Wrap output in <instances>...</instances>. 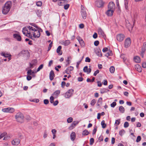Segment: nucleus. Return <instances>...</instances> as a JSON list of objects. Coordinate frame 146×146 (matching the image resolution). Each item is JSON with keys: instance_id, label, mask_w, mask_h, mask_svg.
Wrapping results in <instances>:
<instances>
[{"instance_id": "nucleus-1", "label": "nucleus", "mask_w": 146, "mask_h": 146, "mask_svg": "<svg viewBox=\"0 0 146 146\" xmlns=\"http://www.w3.org/2000/svg\"><path fill=\"white\" fill-rule=\"evenodd\" d=\"M33 27L29 26L24 28L22 30L23 34L25 36L33 39V37L38 38L40 36V31L42 30L39 29L38 27L35 24Z\"/></svg>"}, {"instance_id": "nucleus-2", "label": "nucleus", "mask_w": 146, "mask_h": 146, "mask_svg": "<svg viewBox=\"0 0 146 146\" xmlns=\"http://www.w3.org/2000/svg\"><path fill=\"white\" fill-rule=\"evenodd\" d=\"M11 3L8 1L5 3L2 9V13L4 14H7L10 10L11 7Z\"/></svg>"}, {"instance_id": "nucleus-3", "label": "nucleus", "mask_w": 146, "mask_h": 146, "mask_svg": "<svg viewBox=\"0 0 146 146\" xmlns=\"http://www.w3.org/2000/svg\"><path fill=\"white\" fill-rule=\"evenodd\" d=\"M16 121L20 123H23L24 122V117L23 114L21 112L17 113L15 115Z\"/></svg>"}, {"instance_id": "nucleus-4", "label": "nucleus", "mask_w": 146, "mask_h": 146, "mask_svg": "<svg viewBox=\"0 0 146 146\" xmlns=\"http://www.w3.org/2000/svg\"><path fill=\"white\" fill-rule=\"evenodd\" d=\"M136 16H135V17L133 18V19L132 20V22L133 23V25L132 26L131 24L127 20L126 21V26L129 29H132L133 26L135 24V19Z\"/></svg>"}, {"instance_id": "nucleus-5", "label": "nucleus", "mask_w": 146, "mask_h": 146, "mask_svg": "<svg viewBox=\"0 0 146 146\" xmlns=\"http://www.w3.org/2000/svg\"><path fill=\"white\" fill-rule=\"evenodd\" d=\"M81 14L82 18L85 19L86 17V13L85 8L82 5L81 6Z\"/></svg>"}, {"instance_id": "nucleus-6", "label": "nucleus", "mask_w": 146, "mask_h": 146, "mask_svg": "<svg viewBox=\"0 0 146 146\" xmlns=\"http://www.w3.org/2000/svg\"><path fill=\"white\" fill-rule=\"evenodd\" d=\"M95 3L96 7L101 8L104 7V2L102 0H98L96 1Z\"/></svg>"}, {"instance_id": "nucleus-7", "label": "nucleus", "mask_w": 146, "mask_h": 146, "mask_svg": "<svg viewBox=\"0 0 146 146\" xmlns=\"http://www.w3.org/2000/svg\"><path fill=\"white\" fill-rule=\"evenodd\" d=\"M2 111L4 112L9 113H12L15 111L14 109L12 108H3L2 110Z\"/></svg>"}, {"instance_id": "nucleus-8", "label": "nucleus", "mask_w": 146, "mask_h": 146, "mask_svg": "<svg viewBox=\"0 0 146 146\" xmlns=\"http://www.w3.org/2000/svg\"><path fill=\"white\" fill-rule=\"evenodd\" d=\"M74 90L72 89H70L66 93L65 97L66 98H69L72 96L73 94Z\"/></svg>"}, {"instance_id": "nucleus-9", "label": "nucleus", "mask_w": 146, "mask_h": 146, "mask_svg": "<svg viewBox=\"0 0 146 146\" xmlns=\"http://www.w3.org/2000/svg\"><path fill=\"white\" fill-rule=\"evenodd\" d=\"M125 37V35L122 34H118L116 36V39L119 42L122 41Z\"/></svg>"}, {"instance_id": "nucleus-10", "label": "nucleus", "mask_w": 146, "mask_h": 146, "mask_svg": "<svg viewBox=\"0 0 146 146\" xmlns=\"http://www.w3.org/2000/svg\"><path fill=\"white\" fill-rule=\"evenodd\" d=\"M108 9L114 10L115 9V6L114 3L112 2H110L108 5Z\"/></svg>"}, {"instance_id": "nucleus-11", "label": "nucleus", "mask_w": 146, "mask_h": 146, "mask_svg": "<svg viewBox=\"0 0 146 146\" xmlns=\"http://www.w3.org/2000/svg\"><path fill=\"white\" fill-rule=\"evenodd\" d=\"M98 34L100 36V37L104 38L106 37L105 35L101 28H99L98 30Z\"/></svg>"}, {"instance_id": "nucleus-12", "label": "nucleus", "mask_w": 146, "mask_h": 146, "mask_svg": "<svg viewBox=\"0 0 146 146\" xmlns=\"http://www.w3.org/2000/svg\"><path fill=\"white\" fill-rule=\"evenodd\" d=\"M20 142V139L18 138L14 139L12 141V144L13 145H19Z\"/></svg>"}, {"instance_id": "nucleus-13", "label": "nucleus", "mask_w": 146, "mask_h": 146, "mask_svg": "<svg viewBox=\"0 0 146 146\" xmlns=\"http://www.w3.org/2000/svg\"><path fill=\"white\" fill-rule=\"evenodd\" d=\"M131 43V39L129 38H127L125 40V46L126 48L128 47Z\"/></svg>"}, {"instance_id": "nucleus-14", "label": "nucleus", "mask_w": 146, "mask_h": 146, "mask_svg": "<svg viewBox=\"0 0 146 146\" xmlns=\"http://www.w3.org/2000/svg\"><path fill=\"white\" fill-rule=\"evenodd\" d=\"M73 69L74 67L70 66L68 67L65 70V72L66 74H70L71 73V71L73 70Z\"/></svg>"}, {"instance_id": "nucleus-15", "label": "nucleus", "mask_w": 146, "mask_h": 146, "mask_svg": "<svg viewBox=\"0 0 146 146\" xmlns=\"http://www.w3.org/2000/svg\"><path fill=\"white\" fill-rule=\"evenodd\" d=\"M13 37L14 38L16 39L18 41H21V36L18 34H14L13 35Z\"/></svg>"}, {"instance_id": "nucleus-16", "label": "nucleus", "mask_w": 146, "mask_h": 146, "mask_svg": "<svg viewBox=\"0 0 146 146\" xmlns=\"http://www.w3.org/2000/svg\"><path fill=\"white\" fill-rule=\"evenodd\" d=\"M114 10L108 9L106 12V14L108 16H111L112 15Z\"/></svg>"}, {"instance_id": "nucleus-17", "label": "nucleus", "mask_w": 146, "mask_h": 146, "mask_svg": "<svg viewBox=\"0 0 146 146\" xmlns=\"http://www.w3.org/2000/svg\"><path fill=\"white\" fill-rule=\"evenodd\" d=\"M83 71L84 72H86L88 74H89L91 72V69L90 68H88V66H86L84 68Z\"/></svg>"}, {"instance_id": "nucleus-18", "label": "nucleus", "mask_w": 146, "mask_h": 146, "mask_svg": "<svg viewBox=\"0 0 146 146\" xmlns=\"http://www.w3.org/2000/svg\"><path fill=\"white\" fill-rule=\"evenodd\" d=\"M134 67L135 70L139 72H141V66L138 64L135 65Z\"/></svg>"}, {"instance_id": "nucleus-19", "label": "nucleus", "mask_w": 146, "mask_h": 146, "mask_svg": "<svg viewBox=\"0 0 146 146\" xmlns=\"http://www.w3.org/2000/svg\"><path fill=\"white\" fill-rule=\"evenodd\" d=\"M128 0H124V5L125 8L127 11H129Z\"/></svg>"}, {"instance_id": "nucleus-20", "label": "nucleus", "mask_w": 146, "mask_h": 146, "mask_svg": "<svg viewBox=\"0 0 146 146\" xmlns=\"http://www.w3.org/2000/svg\"><path fill=\"white\" fill-rule=\"evenodd\" d=\"M70 43V41L69 40H63L61 41V44L64 46H66L68 45Z\"/></svg>"}, {"instance_id": "nucleus-21", "label": "nucleus", "mask_w": 146, "mask_h": 146, "mask_svg": "<svg viewBox=\"0 0 146 146\" xmlns=\"http://www.w3.org/2000/svg\"><path fill=\"white\" fill-rule=\"evenodd\" d=\"M70 138L72 141H74L76 138V134L74 132H72L70 134Z\"/></svg>"}, {"instance_id": "nucleus-22", "label": "nucleus", "mask_w": 146, "mask_h": 146, "mask_svg": "<svg viewBox=\"0 0 146 146\" xmlns=\"http://www.w3.org/2000/svg\"><path fill=\"white\" fill-rule=\"evenodd\" d=\"M95 52L98 56L99 57L102 56V54L101 53V51L100 49H98L95 51Z\"/></svg>"}, {"instance_id": "nucleus-23", "label": "nucleus", "mask_w": 146, "mask_h": 146, "mask_svg": "<svg viewBox=\"0 0 146 146\" xmlns=\"http://www.w3.org/2000/svg\"><path fill=\"white\" fill-rule=\"evenodd\" d=\"M61 48L62 46H59L57 49L56 52L59 55H61L62 54V52L61 51Z\"/></svg>"}, {"instance_id": "nucleus-24", "label": "nucleus", "mask_w": 146, "mask_h": 146, "mask_svg": "<svg viewBox=\"0 0 146 146\" xmlns=\"http://www.w3.org/2000/svg\"><path fill=\"white\" fill-rule=\"evenodd\" d=\"M54 71L52 70L50 71V79L51 80H52L54 78Z\"/></svg>"}, {"instance_id": "nucleus-25", "label": "nucleus", "mask_w": 146, "mask_h": 146, "mask_svg": "<svg viewBox=\"0 0 146 146\" xmlns=\"http://www.w3.org/2000/svg\"><path fill=\"white\" fill-rule=\"evenodd\" d=\"M60 93V90H57L54 92L52 95L56 98L58 96Z\"/></svg>"}, {"instance_id": "nucleus-26", "label": "nucleus", "mask_w": 146, "mask_h": 146, "mask_svg": "<svg viewBox=\"0 0 146 146\" xmlns=\"http://www.w3.org/2000/svg\"><path fill=\"white\" fill-rule=\"evenodd\" d=\"M134 59V61L137 63H139L141 61L140 58L137 56L135 57Z\"/></svg>"}, {"instance_id": "nucleus-27", "label": "nucleus", "mask_w": 146, "mask_h": 146, "mask_svg": "<svg viewBox=\"0 0 146 146\" xmlns=\"http://www.w3.org/2000/svg\"><path fill=\"white\" fill-rule=\"evenodd\" d=\"M1 55L5 57H8L9 56H11V55L9 53H8L7 52H3L1 53Z\"/></svg>"}, {"instance_id": "nucleus-28", "label": "nucleus", "mask_w": 146, "mask_h": 146, "mask_svg": "<svg viewBox=\"0 0 146 146\" xmlns=\"http://www.w3.org/2000/svg\"><path fill=\"white\" fill-rule=\"evenodd\" d=\"M109 91L108 89L106 88L101 89L100 90V93L102 94L106 93Z\"/></svg>"}, {"instance_id": "nucleus-29", "label": "nucleus", "mask_w": 146, "mask_h": 146, "mask_svg": "<svg viewBox=\"0 0 146 146\" xmlns=\"http://www.w3.org/2000/svg\"><path fill=\"white\" fill-rule=\"evenodd\" d=\"M142 49V52L144 53L146 50V42H145L143 43Z\"/></svg>"}, {"instance_id": "nucleus-30", "label": "nucleus", "mask_w": 146, "mask_h": 146, "mask_svg": "<svg viewBox=\"0 0 146 146\" xmlns=\"http://www.w3.org/2000/svg\"><path fill=\"white\" fill-rule=\"evenodd\" d=\"M64 0H59L58 2V5H62L64 4Z\"/></svg>"}, {"instance_id": "nucleus-31", "label": "nucleus", "mask_w": 146, "mask_h": 146, "mask_svg": "<svg viewBox=\"0 0 146 146\" xmlns=\"http://www.w3.org/2000/svg\"><path fill=\"white\" fill-rule=\"evenodd\" d=\"M119 111L121 113H123L124 112L125 109L122 106H120L119 107Z\"/></svg>"}, {"instance_id": "nucleus-32", "label": "nucleus", "mask_w": 146, "mask_h": 146, "mask_svg": "<svg viewBox=\"0 0 146 146\" xmlns=\"http://www.w3.org/2000/svg\"><path fill=\"white\" fill-rule=\"evenodd\" d=\"M110 71L111 73H113L115 71V68L113 66H111L110 68Z\"/></svg>"}, {"instance_id": "nucleus-33", "label": "nucleus", "mask_w": 146, "mask_h": 146, "mask_svg": "<svg viewBox=\"0 0 146 146\" xmlns=\"http://www.w3.org/2000/svg\"><path fill=\"white\" fill-rule=\"evenodd\" d=\"M89 133V132L87 130H85L83 131L82 132V134L84 135H88Z\"/></svg>"}, {"instance_id": "nucleus-34", "label": "nucleus", "mask_w": 146, "mask_h": 146, "mask_svg": "<svg viewBox=\"0 0 146 146\" xmlns=\"http://www.w3.org/2000/svg\"><path fill=\"white\" fill-rule=\"evenodd\" d=\"M101 125H102V127L103 128H105L106 127V125L105 123V121L104 120H103L101 122Z\"/></svg>"}, {"instance_id": "nucleus-35", "label": "nucleus", "mask_w": 146, "mask_h": 146, "mask_svg": "<svg viewBox=\"0 0 146 146\" xmlns=\"http://www.w3.org/2000/svg\"><path fill=\"white\" fill-rule=\"evenodd\" d=\"M36 5L38 7H41L42 5V3L41 1H38L36 2Z\"/></svg>"}, {"instance_id": "nucleus-36", "label": "nucleus", "mask_w": 146, "mask_h": 146, "mask_svg": "<svg viewBox=\"0 0 146 146\" xmlns=\"http://www.w3.org/2000/svg\"><path fill=\"white\" fill-rule=\"evenodd\" d=\"M120 119L116 120H115V125L116 126L118 125L120 123Z\"/></svg>"}, {"instance_id": "nucleus-37", "label": "nucleus", "mask_w": 146, "mask_h": 146, "mask_svg": "<svg viewBox=\"0 0 146 146\" xmlns=\"http://www.w3.org/2000/svg\"><path fill=\"white\" fill-rule=\"evenodd\" d=\"M7 134V133L6 132H4L1 134L0 135V139L4 137Z\"/></svg>"}, {"instance_id": "nucleus-38", "label": "nucleus", "mask_w": 146, "mask_h": 146, "mask_svg": "<svg viewBox=\"0 0 146 146\" xmlns=\"http://www.w3.org/2000/svg\"><path fill=\"white\" fill-rule=\"evenodd\" d=\"M125 132L124 130L122 129L119 131V134L121 136H122Z\"/></svg>"}, {"instance_id": "nucleus-39", "label": "nucleus", "mask_w": 146, "mask_h": 146, "mask_svg": "<svg viewBox=\"0 0 146 146\" xmlns=\"http://www.w3.org/2000/svg\"><path fill=\"white\" fill-rule=\"evenodd\" d=\"M73 121V118L72 117H70L67 119V122L68 123L71 122Z\"/></svg>"}, {"instance_id": "nucleus-40", "label": "nucleus", "mask_w": 146, "mask_h": 146, "mask_svg": "<svg viewBox=\"0 0 146 146\" xmlns=\"http://www.w3.org/2000/svg\"><path fill=\"white\" fill-rule=\"evenodd\" d=\"M43 65L42 64L40 65L38 68L37 72L39 71L43 67Z\"/></svg>"}, {"instance_id": "nucleus-41", "label": "nucleus", "mask_w": 146, "mask_h": 146, "mask_svg": "<svg viewBox=\"0 0 146 146\" xmlns=\"http://www.w3.org/2000/svg\"><path fill=\"white\" fill-rule=\"evenodd\" d=\"M96 103V101L95 99L92 100L90 104L92 106H94Z\"/></svg>"}, {"instance_id": "nucleus-42", "label": "nucleus", "mask_w": 146, "mask_h": 146, "mask_svg": "<svg viewBox=\"0 0 146 146\" xmlns=\"http://www.w3.org/2000/svg\"><path fill=\"white\" fill-rule=\"evenodd\" d=\"M54 97L53 96H51L50 98V102L51 103H53L54 102Z\"/></svg>"}, {"instance_id": "nucleus-43", "label": "nucleus", "mask_w": 146, "mask_h": 146, "mask_svg": "<svg viewBox=\"0 0 146 146\" xmlns=\"http://www.w3.org/2000/svg\"><path fill=\"white\" fill-rule=\"evenodd\" d=\"M129 125V123L127 122L126 121L125 122L124 125V127L125 128H127V127Z\"/></svg>"}, {"instance_id": "nucleus-44", "label": "nucleus", "mask_w": 146, "mask_h": 146, "mask_svg": "<svg viewBox=\"0 0 146 146\" xmlns=\"http://www.w3.org/2000/svg\"><path fill=\"white\" fill-rule=\"evenodd\" d=\"M103 136L101 135V136L99 137L98 138V140L100 142L101 141H103Z\"/></svg>"}, {"instance_id": "nucleus-45", "label": "nucleus", "mask_w": 146, "mask_h": 146, "mask_svg": "<svg viewBox=\"0 0 146 146\" xmlns=\"http://www.w3.org/2000/svg\"><path fill=\"white\" fill-rule=\"evenodd\" d=\"M80 44L82 46H84V43L83 40L79 42Z\"/></svg>"}, {"instance_id": "nucleus-46", "label": "nucleus", "mask_w": 146, "mask_h": 146, "mask_svg": "<svg viewBox=\"0 0 146 146\" xmlns=\"http://www.w3.org/2000/svg\"><path fill=\"white\" fill-rule=\"evenodd\" d=\"M94 142V139L93 138H91L90 140V144L92 145L93 144Z\"/></svg>"}, {"instance_id": "nucleus-47", "label": "nucleus", "mask_w": 146, "mask_h": 146, "mask_svg": "<svg viewBox=\"0 0 146 146\" xmlns=\"http://www.w3.org/2000/svg\"><path fill=\"white\" fill-rule=\"evenodd\" d=\"M141 139V137L140 136H137L136 141L137 142H138L140 141Z\"/></svg>"}, {"instance_id": "nucleus-48", "label": "nucleus", "mask_w": 146, "mask_h": 146, "mask_svg": "<svg viewBox=\"0 0 146 146\" xmlns=\"http://www.w3.org/2000/svg\"><path fill=\"white\" fill-rule=\"evenodd\" d=\"M116 105V103L115 102H113L111 104V106L112 108L114 107Z\"/></svg>"}, {"instance_id": "nucleus-49", "label": "nucleus", "mask_w": 146, "mask_h": 146, "mask_svg": "<svg viewBox=\"0 0 146 146\" xmlns=\"http://www.w3.org/2000/svg\"><path fill=\"white\" fill-rule=\"evenodd\" d=\"M102 98H100L97 102V103H100V104H102Z\"/></svg>"}, {"instance_id": "nucleus-50", "label": "nucleus", "mask_w": 146, "mask_h": 146, "mask_svg": "<svg viewBox=\"0 0 146 146\" xmlns=\"http://www.w3.org/2000/svg\"><path fill=\"white\" fill-rule=\"evenodd\" d=\"M79 123V121H74L72 122V124H73V125H74V126H75L77 124H78V123Z\"/></svg>"}, {"instance_id": "nucleus-51", "label": "nucleus", "mask_w": 146, "mask_h": 146, "mask_svg": "<svg viewBox=\"0 0 146 146\" xmlns=\"http://www.w3.org/2000/svg\"><path fill=\"white\" fill-rule=\"evenodd\" d=\"M111 51H109L108 53L106 54V56L108 57L109 56L111 55Z\"/></svg>"}, {"instance_id": "nucleus-52", "label": "nucleus", "mask_w": 146, "mask_h": 146, "mask_svg": "<svg viewBox=\"0 0 146 146\" xmlns=\"http://www.w3.org/2000/svg\"><path fill=\"white\" fill-rule=\"evenodd\" d=\"M90 59L88 57H87L85 59V62H90Z\"/></svg>"}, {"instance_id": "nucleus-53", "label": "nucleus", "mask_w": 146, "mask_h": 146, "mask_svg": "<svg viewBox=\"0 0 146 146\" xmlns=\"http://www.w3.org/2000/svg\"><path fill=\"white\" fill-rule=\"evenodd\" d=\"M75 127V126L73 125L72 123L71 125L68 128V129L70 130H72Z\"/></svg>"}, {"instance_id": "nucleus-54", "label": "nucleus", "mask_w": 146, "mask_h": 146, "mask_svg": "<svg viewBox=\"0 0 146 146\" xmlns=\"http://www.w3.org/2000/svg\"><path fill=\"white\" fill-rule=\"evenodd\" d=\"M99 43V42L98 40H96L94 42V44L95 46H97L98 45Z\"/></svg>"}, {"instance_id": "nucleus-55", "label": "nucleus", "mask_w": 146, "mask_h": 146, "mask_svg": "<svg viewBox=\"0 0 146 146\" xmlns=\"http://www.w3.org/2000/svg\"><path fill=\"white\" fill-rule=\"evenodd\" d=\"M36 14L38 17H40L41 14V11H37L36 12Z\"/></svg>"}, {"instance_id": "nucleus-56", "label": "nucleus", "mask_w": 146, "mask_h": 146, "mask_svg": "<svg viewBox=\"0 0 146 146\" xmlns=\"http://www.w3.org/2000/svg\"><path fill=\"white\" fill-rule=\"evenodd\" d=\"M27 75H32V70H29L27 72Z\"/></svg>"}, {"instance_id": "nucleus-57", "label": "nucleus", "mask_w": 146, "mask_h": 146, "mask_svg": "<svg viewBox=\"0 0 146 146\" xmlns=\"http://www.w3.org/2000/svg\"><path fill=\"white\" fill-rule=\"evenodd\" d=\"M98 37V35L97 33H95L93 35V37L94 38H96Z\"/></svg>"}, {"instance_id": "nucleus-58", "label": "nucleus", "mask_w": 146, "mask_h": 146, "mask_svg": "<svg viewBox=\"0 0 146 146\" xmlns=\"http://www.w3.org/2000/svg\"><path fill=\"white\" fill-rule=\"evenodd\" d=\"M31 79L32 77L31 76H30V75H27V79L29 81L31 80Z\"/></svg>"}, {"instance_id": "nucleus-59", "label": "nucleus", "mask_w": 146, "mask_h": 146, "mask_svg": "<svg viewBox=\"0 0 146 146\" xmlns=\"http://www.w3.org/2000/svg\"><path fill=\"white\" fill-rule=\"evenodd\" d=\"M69 7V4H66V5H65L64 6V8L66 10L68 9Z\"/></svg>"}, {"instance_id": "nucleus-60", "label": "nucleus", "mask_w": 146, "mask_h": 146, "mask_svg": "<svg viewBox=\"0 0 146 146\" xmlns=\"http://www.w3.org/2000/svg\"><path fill=\"white\" fill-rule=\"evenodd\" d=\"M44 104H47L49 103L48 100L47 99H45L44 100Z\"/></svg>"}, {"instance_id": "nucleus-61", "label": "nucleus", "mask_w": 146, "mask_h": 146, "mask_svg": "<svg viewBox=\"0 0 146 146\" xmlns=\"http://www.w3.org/2000/svg\"><path fill=\"white\" fill-rule=\"evenodd\" d=\"M47 136V134L46 131H45L43 134V137L44 138H46Z\"/></svg>"}, {"instance_id": "nucleus-62", "label": "nucleus", "mask_w": 146, "mask_h": 146, "mask_svg": "<svg viewBox=\"0 0 146 146\" xmlns=\"http://www.w3.org/2000/svg\"><path fill=\"white\" fill-rule=\"evenodd\" d=\"M99 71L98 70L96 71L94 74V76H96L99 73Z\"/></svg>"}, {"instance_id": "nucleus-63", "label": "nucleus", "mask_w": 146, "mask_h": 146, "mask_svg": "<svg viewBox=\"0 0 146 146\" xmlns=\"http://www.w3.org/2000/svg\"><path fill=\"white\" fill-rule=\"evenodd\" d=\"M51 132L53 135L56 134V131L55 129H52V130Z\"/></svg>"}, {"instance_id": "nucleus-64", "label": "nucleus", "mask_w": 146, "mask_h": 146, "mask_svg": "<svg viewBox=\"0 0 146 146\" xmlns=\"http://www.w3.org/2000/svg\"><path fill=\"white\" fill-rule=\"evenodd\" d=\"M142 67L144 68H146V62H144L142 63Z\"/></svg>"}]
</instances>
